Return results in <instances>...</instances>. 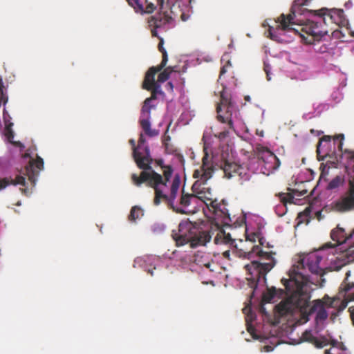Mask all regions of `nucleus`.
Instances as JSON below:
<instances>
[{
  "instance_id": "nucleus-1",
  "label": "nucleus",
  "mask_w": 354,
  "mask_h": 354,
  "mask_svg": "<svg viewBox=\"0 0 354 354\" xmlns=\"http://www.w3.org/2000/svg\"><path fill=\"white\" fill-rule=\"evenodd\" d=\"M311 0H295L290 12L281 14L278 18V27L283 31L292 32L306 39L303 32L311 36L313 40H319L328 30L326 26L335 24L344 26L348 21L342 9L322 8L317 10L304 8Z\"/></svg>"
},
{
  "instance_id": "nucleus-2",
  "label": "nucleus",
  "mask_w": 354,
  "mask_h": 354,
  "mask_svg": "<svg viewBox=\"0 0 354 354\" xmlns=\"http://www.w3.org/2000/svg\"><path fill=\"white\" fill-rule=\"evenodd\" d=\"M135 157L138 167L142 171L140 175L131 174L132 183L136 187H140L145 183L147 186L153 188L155 194L153 198L155 205H159L163 200L174 211L181 214L185 213V210L175 207V201L180 185V177L178 174H176L172 180L169 193H166L167 183L169 182L173 174L172 167L165 165L162 159L155 160V162L162 169V176L155 171L151 166L153 159L151 156L149 147H145L144 157L140 158L136 152H135Z\"/></svg>"
},
{
  "instance_id": "nucleus-3",
  "label": "nucleus",
  "mask_w": 354,
  "mask_h": 354,
  "mask_svg": "<svg viewBox=\"0 0 354 354\" xmlns=\"http://www.w3.org/2000/svg\"><path fill=\"white\" fill-rule=\"evenodd\" d=\"M218 232L214 239L215 244H227L232 245L235 248V254L237 257L243 259H251L258 257V260H252L250 263L245 266V269L249 277L250 287L253 289L251 297L254 291L259 285H264L266 283V274L274 267L276 260L274 258V252H265L259 245H252L250 248L247 244H252L251 239L245 241L240 239L239 245L235 244L236 240L231 237L230 234L226 233L223 227L217 228Z\"/></svg>"
},
{
  "instance_id": "nucleus-4",
  "label": "nucleus",
  "mask_w": 354,
  "mask_h": 354,
  "mask_svg": "<svg viewBox=\"0 0 354 354\" xmlns=\"http://www.w3.org/2000/svg\"><path fill=\"white\" fill-rule=\"evenodd\" d=\"M213 172V166L209 160L208 155L205 153L202 160V165L193 174V177L196 179L192 187L193 194L185 193L184 189L182 190L179 202L181 207L185 209L189 207L196 209L199 201L205 204V200H211L212 189L207 181L212 178Z\"/></svg>"
},
{
  "instance_id": "nucleus-5",
  "label": "nucleus",
  "mask_w": 354,
  "mask_h": 354,
  "mask_svg": "<svg viewBox=\"0 0 354 354\" xmlns=\"http://www.w3.org/2000/svg\"><path fill=\"white\" fill-rule=\"evenodd\" d=\"M321 250H316L299 257L296 264L293 265L289 270L290 281L297 283L299 286L307 285L310 283V277L307 270L312 274L319 277L317 283L323 286L325 279L323 278L326 273L325 269L322 266L323 256Z\"/></svg>"
},
{
  "instance_id": "nucleus-6",
  "label": "nucleus",
  "mask_w": 354,
  "mask_h": 354,
  "mask_svg": "<svg viewBox=\"0 0 354 354\" xmlns=\"http://www.w3.org/2000/svg\"><path fill=\"white\" fill-rule=\"evenodd\" d=\"M348 238L350 239V247L337 257V260L340 263L337 267V270L346 264L354 262V228L349 232ZM350 274V271L346 272V277L340 286L339 294L344 297V301H342L343 308H346L348 302L354 301V282L349 281ZM348 311L354 325V306L350 307Z\"/></svg>"
},
{
  "instance_id": "nucleus-7",
  "label": "nucleus",
  "mask_w": 354,
  "mask_h": 354,
  "mask_svg": "<svg viewBox=\"0 0 354 354\" xmlns=\"http://www.w3.org/2000/svg\"><path fill=\"white\" fill-rule=\"evenodd\" d=\"M234 109V105L231 100V96L226 93L225 88H223L221 92L220 103L216 106L217 120L220 124L211 128L214 137L223 140L228 136L230 129L234 130L232 120Z\"/></svg>"
},
{
  "instance_id": "nucleus-8",
  "label": "nucleus",
  "mask_w": 354,
  "mask_h": 354,
  "mask_svg": "<svg viewBox=\"0 0 354 354\" xmlns=\"http://www.w3.org/2000/svg\"><path fill=\"white\" fill-rule=\"evenodd\" d=\"M282 283L288 292H292L290 296L295 309H298L304 317H308L316 312L317 308L322 306V301L315 300L313 305H310V295L307 290H304L306 285L299 286L297 283L290 281L289 279H282Z\"/></svg>"
},
{
  "instance_id": "nucleus-9",
  "label": "nucleus",
  "mask_w": 354,
  "mask_h": 354,
  "mask_svg": "<svg viewBox=\"0 0 354 354\" xmlns=\"http://www.w3.org/2000/svg\"><path fill=\"white\" fill-rule=\"evenodd\" d=\"M211 231H199L191 222L183 221L178 225V232H173L172 237L177 246L189 243L191 248L205 245L212 239Z\"/></svg>"
},
{
  "instance_id": "nucleus-10",
  "label": "nucleus",
  "mask_w": 354,
  "mask_h": 354,
  "mask_svg": "<svg viewBox=\"0 0 354 354\" xmlns=\"http://www.w3.org/2000/svg\"><path fill=\"white\" fill-rule=\"evenodd\" d=\"M214 195L212 193L211 200L205 201V205L212 216H210L216 228L224 226H230L235 225L236 221H233L229 209H227V203L225 200H222L220 202L217 199H214Z\"/></svg>"
},
{
  "instance_id": "nucleus-11",
  "label": "nucleus",
  "mask_w": 354,
  "mask_h": 354,
  "mask_svg": "<svg viewBox=\"0 0 354 354\" xmlns=\"http://www.w3.org/2000/svg\"><path fill=\"white\" fill-rule=\"evenodd\" d=\"M148 91H151V96L145 99L143 102L140 112V124L146 135L149 137H154L158 136L159 132L158 130L151 128L149 121L151 118V111L155 109L156 107V104H152V102L157 99L158 95L164 97L165 93L162 91L160 86H156Z\"/></svg>"
},
{
  "instance_id": "nucleus-12",
  "label": "nucleus",
  "mask_w": 354,
  "mask_h": 354,
  "mask_svg": "<svg viewBox=\"0 0 354 354\" xmlns=\"http://www.w3.org/2000/svg\"><path fill=\"white\" fill-rule=\"evenodd\" d=\"M222 169L225 176L227 178L238 177L241 185L248 182V188H253L257 184L256 176H253L248 168L242 165H238L234 162L225 160L222 165Z\"/></svg>"
},
{
  "instance_id": "nucleus-13",
  "label": "nucleus",
  "mask_w": 354,
  "mask_h": 354,
  "mask_svg": "<svg viewBox=\"0 0 354 354\" xmlns=\"http://www.w3.org/2000/svg\"><path fill=\"white\" fill-rule=\"evenodd\" d=\"M157 4L159 6L158 13L151 16L148 20L149 26L152 28L151 31L153 37H158L157 29L167 30L175 18L165 6V0H162L161 2L157 0Z\"/></svg>"
},
{
  "instance_id": "nucleus-14",
  "label": "nucleus",
  "mask_w": 354,
  "mask_h": 354,
  "mask_svg": "<svg viewBox=\"0 0 354 354\" xmlns=\"http://www.w3.org/2000/svg\"><path fill=\"white\" fill-rule=\"evenodd\" d=\"M334 210L344 213L354 210V176L348 180V189L333 203Z\"/></svg>"
},
{
  "instance_id": "nucleus-15",
  "label": "nucleus",
  "mask_w": 354,
  "mask_h": 354,
  "mask_svg": "<svg viewBox=\"0 0 354 354\" xmlns=\"http://www.w3.org/2000/svg\"><path fill=\"white\" fill-rule=\"evenodd\" d=\"M194 0H167L165 6L169 9L174 17H180L186 21L189 17L192 10V2Z\"/></svg>"
},
{
  "instance_id": "nucleus-16",
  "label": "nucleus",
  "mask_w": 354,
  "mask_h": 354,
  "mask_svg": "<svg viewBox=\"0 0 354 354\" xmlns=\"http://www.w3.org/2000/svg\"><path fill=\"white\" fill-rule=\"evenodd\" d=\"M24 158H30L29 163L25 167V173L24 174L28 178L32 187H35L39 172L44 169L43 159L37 156L36 159L30 158V153L27 151L24 155Z\"/></svg>"
},
{
  "instance_id": "nucleus-17",
  "label": "nucleus",
  "mask_w": 354,
  "mask_h": 354,
  "mask_svg": "<svg viewBox=\"0 0 354 354\" xmlns=\"http://www.w3.org/2000/svg\"><path fill=\"white\" fill-rule=\"evenodd\" d=\"M348 235L349 232H347L344 227L337 225V227L333 229L330 232V238L335 243H326L323 246V249L334 248L342 244H347L349 248L350 239L348 238Z\"/></svg>"
},
{
  "instance_id": "nucleus-18",
  "label": "nucleus",
  "mask_w": 354,
  "mask_h": 354,
  "mask_svg": "<svg viewBox=\"0 0 354 354\" xmlns=\"http://www.w3.org/2000/svg\"><path fill=\"white\" fill-rule=\"evenodd\" d=\"M26 177L24 176L17 174L15 177L8 176L0 178V191L6 189L9 185H21L24 187L20 188L21 192L28 196L31 194V191L26 186Z\"/></svg>"
},
{
  "instance_id": "nucleus-19",
  "label": "nucleus",
  "mask_w": 354,
  "mask_h": 354,
  "mask_svg": "<svg viewBox=\"0 0 354 354\" xmlns=\"http://www.w3.org/2000/svg\"><path fill=\"white\" fill-rule=\"evenodd\" d=\"M258 158L265 163V167L269 171L277 169L280 166V161L276 155L268 149H263L258 153Z\"/></svg>"
},
{
  "instance_id": "nucleus-20",
  "label": "nucleus",
  "mask_w": 354,
  "mask_h": 354,
  "mask_svg": "<svg viewBox=\"0 0 354 354\" xmlns=\"http://www.w3.org/2000/svg\"><path fill=\"white\" fill-rule=\"evenodd\" d=\"M165 67H162L161 65L157 66H152L149 68L147 71L144 81L142 82V88L145 90H150L156 86H160V84L155 80V75L157 73L160 72Z\"/></svg>"
},
{
  "instance_id": "nucleus-21",
  "label": "nucleus",
  "mask_w": 354,
  "mask_h": 354,
  "mask_svg": "<svg viewBox=\"0 0 354 354\" xmlns=\"http://www.w3.org/2000/svg\"><path fill=\"white\" fill-rule=\"evenodd\" d=\"M3 118L5 122L3 135L6 137V140L13 146L19 147L21 149V150H23L25 148L24 145L19 141L13 140L15 136V132L12 129L13 123L10 122V120H8V118L10 117L8 114L5 113V111H3Z\"/></svg>"
},
{
  "instance_id": "nucleus-22",
  "label": "nucleus",
  "mask_w": 354,
  "mask_h": 354,
  "mask_svg": "<svg viewBox=\"0 0 354 354\" xmlns=\"http://www.w3.org/2000/svg\"><path fill=\"white\" fill-rule=\"evenodd\" d=\"M194 262L201 268L205 267L210 271H214L212 267L214 266V263L208 254L199 251L197 252L194 254Z\"/></svg>"
},
{
  "instance_id": "nucleus-23",
  "label": "nucleus",
  "mask_w": 354,
  "mask_h": 354,
  "mask_svg": "<svg viewBox=\"0 0 354 354\" xmlns=\"http://www.w3.org/2000/svg\"><path fill=\"white\" fill-rule=\"evenodd\" d=\"M282 289H277L275 287L267 288L266 292L263 293L262 301L263 303H270L275 297H280L283 295Z\"/></svg>"
},
{
  "instance_id": "nucleus-24",
  "label": "nucleus",
  "mask_w": 354,
  "mask_h": 354,
  "mask_svg": "<svg viewBox=\"0 0 354 354\" xmlns=\"http://www.w3.org/2000/svg\"><path fill=\"white\" fill-rule=\"evenodd\" d=\"M342 158L345 160V167L348 174L354 173V150L346 149L342 153Z\"/></svg>"
},
{
  "instance_id": "nucleus-25",
  "label": "nucleus",
  "mask_w": 354,
  "mask_h": 354,
  "mask_svg": "<svg viewBox=\"0 0 354 354\" xmlns=\"http://www.w3.org/2000/svg\"><path fill=\"white\" fill-rule=\"evenodd\" d=\"M277 311L281 316H285L288 314H291L295 310L292 302L290 301V297L284 301H281L277 306Z\"/></svg>"
},
{
  "instance_id": "nucleus-26",
  "label": "nucleus",
  "mask_w": 354,
  "mask_h": 354,
  "mask_svg": "<svg viewBox=\"0 0 354 354\" xmlns=\"http://www.w3.org/2000/svg\"><path fill=\"white\" fill-rule=\"evenodd\" d=\"M143 210L141 207L136 205L133 206L129 215V220L131 221H135L136 219L140 218L143 216Z\"/></svg>"
},
{
  "instance_id": "nucleus-27",
  "label": "nucleus",
  "mask_w": 354,
  "mask_h": 354,
  "mask_svg": "<svg viewBox=\"0 0 354 354\" xmlns=\"http://www.w3.org/2000/svg\"><path fill=\"white\" fill-rule=\"evenodd\" d=\"M157 37H158L160 39L159 44L158 45V50L162 53V62L160 64V65H161L162 67H165L167 60H168V56H167V53L166 50L163 47L164 40L162 38L159 37L158 36Z\"/></svg>"
},
{
  "instance_id": "nucleus-28",
  "label": "nucleus",
  "mask_w": 354,
  "mask_h": 354,
  "mask_svg": "<svg viewBox=\"0 0 354 354\" xmlns=\"http://www.w3.org/2000/svg\"><path fill=\"white\" fill-rule=\"evenodd\" d=\"M171 138L169 136H165L162 143L165 147V152L169 154H172L176 152L175 147L171 143Z\"/></svg>"
},
{
  "instance_id": "nucleus-29",
  "label": "nucleus",
  "mask_w": 354,
  "mask_h": 354,
  "mask_svg": "<svg viewBox=\"0 0 354 354\" xmlns=\"http://www.w3.org/2000/svg\"><path fill=\"white\" fill-rule=\"evenodd\" d=\"M174 71V69L169 66L163 70V71L160 72V74L158 76V80L157 82L160 83L165 82L167 81L170 76V74Z\"/></svg>"
},
{
  "instance_id": "nucleus-30",
  "label": "nucleus",
  "mask_w": 354,
  "mask_h": 354,
  "mask_svg": "<svg viewBox=\"0 0 354 354\" xmlns=\"http://www.w3.org/2000/svg\"><path fill=\"white\" fill-rule=\"evenodd\" d=\"M127 1L129 6L139 12L144 10L145 3H147V0H127Z\"/></svg>"
},
{
  "instance_id": "nucleus-31",
  "label": "nucleus",
  "mask_w": 354,
  "mask_h": 354,
  "mask_svg": "<svg viewBox=\"0 0 354 354\" xmlns=\"http://www.w3.org/2000/svg\"><path fill=\"white\" fill-rule=\"evenodd\" d=\"M344 179L343 177L340 176H337L330 180V182L328 185L327 188L328 189H334L342 185L344 183Z\"/></svg>"
},
{
  "instance_id": "nucleus-32",
  "label": "nucleus",
  "mask_w": 354,
  "mask_h": 354,
  "mask_svg": "<svg viewBox=\"0 0 354 354\" xmlns=\"http://www.w3.org/2000/svg\"><path fill=\"white\" fill-rule=\"evenodd\" d=\"M301 339L303 341L310 342L313 344L316 339V337L313 335L311 331L310 330H306L303 333Z\"/></svg>"
},
{
  "instance_id": "nucleus-33",
  "label": "nucleus",
  "mask_w": 354,
  "mask_h": 354,
  "mask_svg": "<svg viewBox=\"0 0 354 354\" xmlns=\"http://www.w3.org/2000/svg\"><path fill=\"white\" fill-rule=\"evenodd\" d=\"M129 143L132 146L133 157L135 161H136L135 152L138 153L140 155V158L144 157L145 153H143L142 151H140V150H139L138 145L137 147H136V142L134 140L131 139L129 140Z\"/></svg>"
},
{
  "instance_id": "nucleus-34",
  "label": "nucleus",
  "mask_w": 354,
  "mask_h": 354,
  "mask_svg": "<svg viewBox=\"0 0 354 354\" xmlns=\"http://www.w3.org/2000/svg\"><path fill=\"white\" fill-rule=\"evenodd\" d=\"M316 311H317V318H319L320 319H325L327 318V313L325 310V309L324 308L322 302V306H319Z\"/></svg>"
},
{
  "instance_id": "nucleus-35",
  "label": "nucleus",
  "mask_w": 354,
  "mask_h": 354,
  "mask_svg": "<svg viewBox=\"0 0 354 354\" xmlns=\"http://www.w3.org/2000/svg\"><path fill=\"white\" fill-rule=\"evenodd\" d=\"M328 344V343L327 339L324 337H323L322 339H318L316 337L314 342L313 343V344H314L315 346V347L319 348L324 347Z\"/></svg>"
},
{
  "instance_id": "nucleus-36",
  "label": "nucleus",
  "mask_w": 354,
  "mask_h": 354,
  "mask_svg": "<svg viewBox=\"0 0 354 354\" xmlns=\"http://www.w3.org/2000/svg\"><path fill=\"white\" fill-rule=\"evenodd\" d=\"M155 8L156 7L153 3L147 1V3L144 5V10H141L140 12L152 13Z\"/></svg>"
},
{
  "instance_id": "nucleus-37",
  "label": "nucleus",
  "mask_w": 354,
  "mask_h": 354,
  "mask_svg": "<svg viewBox=\"0 0 354 354\" xmlns=\"http://www.w3.org/2000/svg\"><path fill=\"white\" fill-rule=\"evenodd\" d=\"M145 142L146 140L143 134L141 133L138 140V149L140 151H142L143 153H145V147H148L147 145H145Z\"/></svg>"
},
{
  "instance_id": "nucleus-38",
  "label": "nucleus",
  "mask_w": 354,
  "mask_h": 354,
  "mask_svg": "<svg viewBox=\"0 0 354 354\" xmlns=\"http://www.w3.org/2000/svg\"><path fill=\"white\" fill-rule=\"evenodd\" d=\"M280 199L283 203H292V201L293 200V196L290 194L286 195L285 194H280Z\"/></svg>"
},
{
  "instance_id": "nucleus-39",
  "label": "nucleus",
  "mask_w": 354,
  "mask_h": 354,
  "mask_svg": "<svg viewBox=\"0 0 354 354\" xmlns=\"http://www.w3.org/2000/svg\"><path fill=\"white\" fill-rule=\"evenodd\" d=\"M231 66V64L230 62L228 61L227 62V64L225 65H224L221 68V71H220V75H219V79L221 78V76L223 75L226 72H227V68L229 66Z\"/></svg>"
},
{
  "instance_id": "nucleus-40",
  "label": "nucleus",
  "mask_w": 354,
  "mask_h": 354,
  "mask_svg": "<svg viewBox=\"0 0 354 354\" xmlns=\"http://www.w3.org/2000/svg\"><path fill=\"white\" fill-rule=\"evenodd\" d=\"M331 140V137L329 136H324L318 142V145H317V151H319V145H321L322 142H330Z\"/></svg>"
},
{
  "instance_id": "nucleus-41",
  "label": "nucleus",
  "mask_w": 354,
  "mask_h": 354,
  "mask_svg": "<svg viewBox=\"0 0 354 354\" xmlns=\"http://www.w3.org/2000/svg\"><path fill=\"white\" fill-rule=\"evenodd\" d=\"M335 138L340 139V143L339 145V148H340V149L342 150V140H344V135L343 134L337 135Z\"/></svg>"
},
{
  "instance_id": "nucleus-42",
  "label": "nucleus",
  "mask_w": 354,
  "mask_h": 354,
  "mask_svg": "<svg viewBox=\"0 0 354 354\" xmlns=\"http://www.w3.org/2000/svg\"><path fill=\"white\" fill-rule=\"evenodd\" d=\"M223 257L225 259H227L228 260H230V250H226L223 253Z\"/></svg>"
},
{
  "instance_id": "nucleus-43",
  "label": "nucleus",
  "mask_w": 354,
  "mask_h": 354,
  "mask_svg": "<svg viewBox=\"0 0 354 354\" xmlns=\"http://www.w3.org/2000/svg\"><path fill=\"white\" fill-rule=\"evenodd\" d=\"M6 89V88L3 85L2 79L0 77V92H2V91H5Z\"/></svg>"
},
{
  "instance_id": "nucleus-44",
  "label": "nucleus",
  "mask_w": 354,
  "mask_h": 354,
  "mask_svg": "<svg viewBox=\"0 0 354 354\" xmlns=\"http://www.w3.org/2000/svg\"><path fill=\"white\" fill-rule=\"evenodd\" d=\"M156 270V267L154 266L153 268H148L146 270L147 273L150 274L151 276H153V270Z\"/></svg>"
},
{
  "instance_id": "nucleus-45",
  "label": "nucleus",
  "mask_w": 354,
  "mask_h": 354,
  "mask_svg": "<svg viewBox=\"0 0 354 354\" xmlns=\"http://www.w3.org/2000/svg\"><path fill=\"white\" fill-rule=\"evenodd\" d=\"M330 344L332 345L333 348H335L338 344V342L335 340H333L331 342H330Z\"/></svg>"
},
{
  "instance_id": "nucleus-46",
  "label": "nucleus",
  "mask_w": 354,
  "mask_h": 354,
  "mask_svg": "<svg viewBox=\"0 0 354 354\" xmlns=\"http://www.w3.org/2000/svg\"><path fill=\"white\" fill-rule=\"evenodd\" d=\"M167 86L170 88L171 90L173 89V84L171 82H168Z\"/></svg>"
},
{
  "instance_id": "nucleus-47",
  "label": "nucleus",
  "mask_w": 354,
  "mask_h": 354,
  "mask_svg": "<svg viewBox=\"0 0 354 354\" xmlns=\"http://www.w3.org/2000/svg\"><path fill=\"white\" fill-rule=\"evenodd\" d=\"M265 71H266V75H267V79H268V80H270V77H269V73H268V72L267 71V70H266V69H265Z\"/></svg>"
},
{
  "instance_id": "nucleus-48",
  "label": "nucleus",
  "mask_w": 354,
  "mask_h": 354,
  "mask_svg": "<svg viewBox=\"0 0 354 354\" xmlns=\"http://www.w3.org/2000/svg\"><path fill=\"white\" fill-rule=\"evenodd\" d=\"M16 205H17V206L21 205V202H20V201H18V202L16 203Z\"/></svg>"
},
{
  "instance_id": "nucleus-49",
  "label": "nucleus",
  "mask_w": 354,
  "mask_h": 354,
  "mask_svg": "<svg viewBox=\"0 0 354 354\" xmlns=\"http://www.w3.org/2000/svg\"><path fill=\"white\" fill-rule=\"evenodd\" d=\"M243 221H241V222L239 224V225H241L243 223Z\"/></svg>"
},
{
  "instance_id": "nucleus-50",
  "label": "nucleus",
  "mask_w": 354,
  "mask_h": 354,
  "mask_svg": "<svg viewBox=\"0 0 354 354\" xmlns=\"http://www.w3.org/2000/svg\"><path fill=\"white\" fill-rule=\"evenodd\" d=\"M301 214H302L301 213H299V217H300L301 216Z\"/></svg>"
},
{
  "instance_id": "nucleus-51",
  "label": "nucleus",
  "mask_w": 354,
  "mask_h": 354,
  "mask_svg": "<svg viewBox=\"0 0 354 354\" xmlns=\"http://www.w3.org/2000/svg\"><path fill=\"white\" fill-rule=\"evenodd\" d=\"M159 1L161 2L162 0H159Z\"/></svg>"
}]
</instances>
